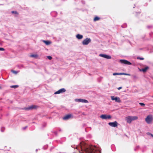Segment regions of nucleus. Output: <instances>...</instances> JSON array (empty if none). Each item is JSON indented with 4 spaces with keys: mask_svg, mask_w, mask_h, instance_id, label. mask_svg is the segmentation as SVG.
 <instances>
[{
    "mask_svg": "<svg viewBox=\"0 0 153 153\" xmlns=\"http://www.w3.org/2000/svg\"><path fill=\"white\" fill-rule=\"evenodd\" d=\"M76 101L77 102H82L88 103V101L86 100L82 99H76Z\"/></svg>",
    "mask_w": 153,
    "mask_h": 153,
    "instance_id": "obj_12",
    "label": "nucleus"
},
{
    "mask_svg": "<svg viewBox=\"0 0 153 153\" xmlns=\"http://www.w3.org/2000/svg\"><path fill=\"white\" fill-rule=\"evenodd\" d=\"M11 72L15 74H16L18 73V72L17 71H14V70H12L11 71Z\"/></svg>",
    "mask_w": 153,
    "mask_h": 153,
    "instance_id": "obj_21",
    "label": "nucleus"
},
{
    "mask_svg": "<svg viewBox=\"0 0 153 153\" xmlns=\"http://www.w3.org/2000/svg\"><path fill=\"white\" fill-rule=\"evenodd\" d=\"M108 125L110 126L115 127L117 126L118 123L117 121H115L114 122H110L108 123Z\"/></svg>",
    "mask_w": 153,
    "mask_h": 153,
    "instance_id": "obj_10",
    "label": "nucleus"
},
{
    "mask_svg": "<svg viewBox=\"0 0 153 153\" xmlns=\"http://www.w3.org/2000/svg\"><path fill=\"white\" fill-rule=\"evenodd\" d=\"M138 118V117L137 116H128L125 117V120L127 123L130 124L132 121L136 120Z\"/></svg>",
    "mask_w": 153,
    "mask_h": 153,
    "instance_id": "obj_1",
    "label": "nucleus"
},
{
    "mask_svg": "<svg viewBox=\"0 0 153 153\" xmlns=\"http://www.w3.org/2000/svg\"><path fill=\"white\" fill-rule=\"evenodd\" d=\"M65 91H66V90L64 88H61V89H59L58 91L55 92L54 94H59L61 93L64 92Z\"/></svg>",
    "mask_w": 153,
    "mask_h": 153,
    "instance_id": "obj_11",
    "label": "nucleus"
},
{
    "mask_svg": "<svg viewBox=\"0 0 153 153\" xmlns=\"http://www.w3.org/2000/svg\"><path fill=\"white\" fill-rule=\"evenodd\" d=\"M153 120V116L149 115H148L145 118V121L148 124L151 123Z\"/></svg>",
    "mask_w": 153,
    "mask_h": 153,
    "instance_id": "obj_2",
    "label": "nucleus"
},
{
    "mask_svg": "<svg viewBox=\"0 0 153 153\" xmlns=\"http://www.w3.org/2000/svg\"><path fill=\"white\" fill-rule=\"evenodd\" d=\"M100 19V18L98 17L97 16H96L95 17V18H94V21H96L99 20Z\"/></svg>",
    "mask_w": 153,
    "mask_h": 153,
    "instance_id": "obj_18",
    "label": "nucleus"
},
{
    "mask_svg": "<svg viewBox=\"0 0 153 153\" xmlns=\"http://www.w3.org/2000/svg\"><path fill=\"white\" fill-rule=\"evenodd\" d=\"M120 62L123 64L126 65H131L132 64L131 63L125 59H121L120 60Z\"/></svg>",
    "mask_w": 153,
    "mask_h": 153,
    "instance_id": "obj_7",
    "label": "nucleus"
},
{
    "mask_svg": "<svg viewBox=\"0 0 153 153\" xmlns=\"http://www.w3.org/2000/svg\"><path fill=\"white\" fill-rule=\"evenodd\" d=\"M43 42L47 45H49L51 43V42L48 41L43 40Z\"/></svg>",
    "mask_w": 153,
    "mask_h": 153,
    "instance_id": "obj_16",
    "label": "nucleus"
},
{
    "mask_svg": "<svg viewBox=\"0 0 153 153\" xmlns=\"http://www.w3.org/2000/svg\"><path fill=\"white\" fill-rule=\"evenodd\" d=\"M85 151L88 153H95L96 152L95 150L93 147H89L85 149Z\"/></svg>",
    "mask_w": 153,
    "mask_h": 153,
    "instance_id": "obj_3",
    "label": "nucleus"
},
{
    "mask_svg": "<svg viewBox=\"0 0 153 153\" xmlns=\"http://www.w3.org/2000/svg\"><path fill=\"white\" fill-rule=\"evenodd\" d=\"M149 68L148 67H146L142 69L141 71H142L143 72H145L147 71Z\"/></svg>",
    "mask_w": 153,
    "mask_h": 153,
    "instance_id": "obj_17",
    "label": "nucleus"
},
{
    "mask_svg": "<svg viewBox=\"0 0 153 153\" xmlns=\"http://www.w3.org/2000/svg\"><path fill=\"white\" fill-rule=\"evenodd\" d=\"M113 75L114 76L116 75H128V76H130V74H126L125 73H114L113 74Z\"/></svg>",
    "mask_w": 153,
    "mask_h": 153,
    "instance_id": "obj_13",
    "label": "nucleus"
},
{
    "mask_svg": "<svg viewBox=\"0 0 153 153\" xmlns=\"http://www.w3.org/2000/svg\"><path fill=\"white\" fill-rule=\"evenodd\" d=\"M4 48H0V51H4Z\"/></svg>",
    "mask_w": 153,
    "mask_h": 153,
    "instance_id": "obj_26",
    "label": "nucleus"
},
{
    "mask_svg": "<svg viewBox=\"0 0 153 153\" xmlns=\"http://www.w3.org/2000/svg\"><path fill=\"white\" fill-rule=\"evenodd\" d=\"M91 42V39L90 38H87L83 41L82 44L83 45H87Z\"/></svg>",
    "mask_w": 153,
    "mask_h": 153,
    "instance_id": "obj_4",
    "label": "nucleus"
},
{
    "mask_svg": "<svg viewBox=\"0 0 153 153\" xmlns=\"http://www.w3.org/2000/svg\"><path fill=\"white\" fill-rule=\"evenodd\" d=\"M137 59H139L140 60H143L144 59V58L142 57H137Z\"/></svg>",
    "mask_w": 153,
    "mask_h": 153,
    "instance_id": "obj_22",
    "label": "nucleus"
},
{
    "mask_svg": "<svg viewBox=\"0 0 153 153\" xmlns=\"http://www.w3.org/2000/svg\"><path fill=\"white\" fill-rule=\"evenodd\" d=\"M71 114H68L63 117V119L65 120H67L70 118L71 117Z\"/></svg>",
    "mask_w": 153,
    "mask_h": 153,
    "instance_id": "obj_14",
    "label": "nucleus"
},
{
    "mask_svg": "<svg viewBox=\"0 0 153 153\" xmlns=\"http://www.w3.org/2000/svg\"><path fill=\"white\" fill-rule=\"evenodd\" d=\"M100 117L102 119H110L111 118V117L109 115L102 114L100 116Z\"/></svg>",
    "mask_w": 153,
    "mask_h": 153,
    "instance_id": "obj_5",
    "label": "nucleus"
},
{
    "mask_svg": "<svg viewBox=\"0 0 153 153\" xmlns=\"http://www.w3.org/2000/svg\"><path fill=\"white\" fill-rule=\"evenodd\" d=\"M1 88V87H0V88Z\"/></svg>",
    "mask_w": 153,
    "mask_h": 153,
    "instance_id": "obj_31",
    "label": "nucleus"
},
{
    "mask_svg": "<svg viewBox=\"0 0 153 153\" xmlns=\"http://www.w3.org/2000/svg\"><path fill=\"white\" fill-rule=\"evenodd\" d=\"M139 104L141 106H144L145 105V104L143 103H140Z\"/></svg>",
    "mask_w": 153,
    "mask_h": 153,
    "instance_id": "obj_25",
    "label": "nucleus"
},
{
    "mask_svg": "<svg viewBox=\"0 0 153 153\" xmlns=\"http://www.w3.org/2000/svg\"><path fill=\"white\" fill-rule=\"evenodd\" d=\"M30 56L32 57L36 58L38 56L36 54H32Z\"/></svg>",
    "mask_w": 153,
    "mask_h": 153,
    "instance_id": "obj_20",
    "label": "nucleus"
},
{
    "mask_svg": "<svg viewBox=\"0 0 153 153\" xmlns=\"http://www.w3.org/2000/svg\"><path fill=\"white\" fill-rule=\"evenodd\" d=\"M36 152H37V149L36 150Z\"/></svg>",
    "mask_w": 153,
    "mask_h": 153,
    "instance_id": "obj_30",
    "label": "nucleus"
},
{
    "mask_svg": "<svg viewBox=\"0 0 153 153\" xmlns=\"http://www.w3.org/2000/svg\"><path fill=\"white\" fill-rule=\"evenodd\" d=\"M99 56L105 58L107 59H111V57L110 56L106 54H100L99 55Z\"/></svg>",
    "mask_w": 153,
    "mask_h": 153,
    "instance_id": "obj_9",
    "label": "nucleus"
},
{
    "mask_svg": "<svg viewBox=\"0 0 153 153\" xmlns=\"http://www.w3.org/2000/svg\"><path fill=\"white\" fill-rule=\"evenodd\" d=\"M10 88H16L19 87V85H11L10 86Z\"/></svg>",
    "mask_w": 153,
    "mask_h": 153,
    "instance_id": "obj_19",
    "label": "nucleus"
},
{
    "mask_svg": "<svg viewBox=\"0 0 153 153\" xmlns=\"http://www.w3.org/2000/svg\"><path fill=\"white\" fill-rule=\"evenodd\" d=\"M111 100H115L116 102L118 103H120L121 102L120 98L117 97H114V96H111Z\"/></svg>",
    "mask_w": 153,
    "mask_h": 153,
    "instance_id": "obj_8",
    "label": "nucleus"
},
{
    "mask_svg": "<svg viewBox=\"0 0 153 153\" xmlns=\"http://www.w3.org/2000/svg\"><path fill=\"white\" fill-rule=\"evenodd\" d=\"M47 58L50 60H51L52 59V57L50 56H47Z\"/></svg>",
    "mask_w": 153,
    "mask_h": 153,
    "instance_id": "obj_24",
    "label": "nucleus"
},
{
    "mask_svg": "<svg viewBox=\"0 0 153 153\" xmlns=\"http://www.w3.org/2000/svg\"><path fill=\"white\" fill-rule=\"evenodd\" d=\"M39 107L38 106L35 105H32L27 108H26L25 109L26 110H30L33 109H36L37 108Z\"/></svg>",
    "mask_w": 153,
    "mask_h": 153,
    "instance_id": "obj_6",
    "label": "nucleus"
},
{
    "mask_svg": "<svg viewBox=\"0 0 153 153\" xmlns=\"http://www.w3.org/2000/svg\"><path fill=\"white\" fill-rule=\"evenodd\" d=\"M122 87H119L118 88V89L119 90H120V89H121L122 88Z\"/></svg>",
    "mask_w": 153,
    "mask_h": 153,
    "instance_id": "obj_29",
    "label": "nucleus"
},
{
    "mask_svg": "<svg viewBox=\"0 0 153 153\" xmlns=\"http://www.w3.org/2000/svg\"><path fill=\"white\" fill-rule=\"evenodd\" d=\"M12 13H15V14H18V13L16 11H12Z\"/></svg>",
    "mask_w": 153,
    "mask_h": 153,
    "instance_id": "obj_23",
    "label": "nucleus"
},
{
    "mask_svg": "<svg viewBox=\"0 0 153 153\" xmlns=\"http://www.w3.org/2000/svg\"><path fill=\"white\" fill-rule=\"evenodd\" d=\"M149 134L152 137H153V134H152L150 133H149Z\"/></svg>",
    "mask_w": 153,
    "mask_h": 153,
    "instance_id": "obj_27",
    "label": "nucleus"
},
{
    "mask_svg": "<svg viewBox=\"0 0 153 153\" xmlns=\"http://www.w3.org/2000/svg\"><path fill=\"white\" fill-rule=\"evenodd\" d=\"M133 77L134 78H137V76H133Z\"/></svg>",
    "mask_w": 153,
    "mask_h": 153,
    "instance_id": "obj_28",
    "label": "nucleus"
},
{
    "mask_svg": "<svg viewBox=\"0 0 153 153\" xmlns=\"http://www.w3.org/2000/svg\"><path fill=\"white\" fill-rule=\"evenodd\" d=\"M76 37L79 39H81L83 38V36L79 34H78L76 35Z\"/></svg>",
    "mask_w": 153,
    "mask_h": 153,
    "instance_id": "obj_15",
    "label": "nucleus"
}]
</instances>
